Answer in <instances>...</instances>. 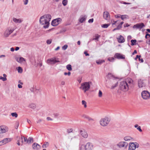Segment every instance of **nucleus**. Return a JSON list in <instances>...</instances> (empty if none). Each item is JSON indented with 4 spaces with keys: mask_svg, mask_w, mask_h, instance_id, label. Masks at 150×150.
I'll return each mask as SVG.
<instances>
[{
    "mask_svg": "<svg viewBox=\"0 0 150 150\" xmlns=\"http://www.w3.org/2000/svg\"><path fill=\"white\" fill-rule=\"evenodd\" d=\"M42 17H43L45 20V21H47L48 23H49V22L51 19V16L50 14L45 15L42 16Z\"/></svg>",
    "mask_w": 150,
    "mask_h": 150,
    "instance_id": "f3484780",
    "label": "nucleus"
},
{
    "mask_svg": "<svg viewBox=\"0 0 150 150\" xmlns=\"http://www.w3.org/2000/svg\"><path fill=\"white\" fill-rule=\"evenodd\" d=\"M52 42V40L51 39L47 40V43L48 45H50L51 44Z\"/></svg>",
    "mask_w": 150,
    "mask_h": 150,
    "instance_id": "79ce46f5",
    "label": "nucleus"
},
{
    "mask_svg": "<svg viewBox=\"0 0 150 150\" xmlns=\"http://www.w3.org/2000/svg\"><path fill=\"white\" fill-rule=\"evenodd\" d=\"M27 141V143L30 144L31 143H32L33 142V139L32 137H29Z\"/></svg>",
    "mask_w": 150,
    "mask_h": 150,
    "instance_id": "c85d7f7f",
    "label": "nucleus"
},
{
    "mask_svg": "<svg viewBox=\"0 0 150 150\" xmlns=\"http://www.w3.org/2000/svg\"><path fill=\"white\" fill-rule=\"evenodd\" d=\"M100 36L98 34H96L95 35V38L93 39V40H96L98 41V38L100 37Z\"/></svg>",
    "mask_w": 150,
    "mask_h": 150,
    "instance_id": "e433bc0d",
    "label": "nucleus"
},
{
    "mask_svg": "<svg viewBox=\"0 0 150 150\" xmlns=\"http://www.w3.org/2000/svg\"><path fill=\"white\" fill-rule=\"evenodd\" d=\"M102 93L100 90H99L98 93V96L100 97H101L102 96Z\"/></svg>",
    "mask_w": 150,
    "mask_h": 150,
    "instance_id": "8fccbe9b",
    "label": "nucleus"
},
{
    "mask_svg": "<svg viewBox=\"0 0 150 150\" xmlns=\"http://www.w3.org/2000/svg\"><path fill=\"white\" fill-rule=\"evenodd\" d=\"M113 22L114 23H112V25L116 24V23L118 24L120 22V21H119L118 20L116 21H113Z\"/></svg>",
    "mask_w": 150,
    "mask_h": 150,
    "instance_id": "49530a36",
    "label": "nucleus"
},
{
    "mask_svg": "<svg viewBox=\"0 0 150 150\" xmlns=\"http://www.w3.org/2000/svg\"><path fill=\"white\" fill-rule=\"evenodd\" d=\"M64 74L65 75H68L69 76L71 74V72L70 71H69L68 73L65 72L64 73Z\"/></svg>",
    "mask_w": 150,
    "mask_h": 150,
    "instance_id": "603ef678",
    "label": "nucleus"
},
{
    "mask_svg": "<svg viewBox=\"0 0 150 150\" xmlns=\"http://www.w3.org/2000/svg\"><path fill=\"white\" fill-rule=\"evenodd\" d=\"M67 45H65L62 47V49L63 50H65L67 48Z\"/></svg>",
    "mask_w": 150,
    "mask_h": 150,
    "instance_id": "de8ad7c7",
    "label": "nucleus"
},
{
    "mask_svg": "<svg viewBox=\"0 0 150 150\" xmlns=\"http://www.w3.org/2000/svg\"><path fill=\"white\" fill-rule=\"evenodd\" d=\"M137 129H138L139 131L140 132H142V130L141 128V127L140 126H139L137 128Z\"/></svg>",
    "mask_w": 150,
    "mask_h": 150,
    "instance_id": "6e6d98bb",
    "label": "nucleus"
},
{
    "mask_svg": "<svg viewBox=\"0 0 150 150\" xmlns=\"http://www.w3.org/2000/svg\"><path fill=\"white\" fill-rule=\"evenodd\" d=\"M82 104L83 105H84V107L86 108L87 107L86 102L85 100H83L82 101Z\"/></svg>",
    "mask_w": 150,
    "mask_h": 150,
    "instance_id": "a19ab883",
    "label": "nucleus"
},
{
    "mask_svg": "<svg viewBox=\"0 0 150 150\" xmlns=\"http://www.w3.org/2000/svg\"><path fill=\"white\" fill-rule=\"evenodd\" d=\"M67 69L69 71H71L72 70V68L71 65L70 64H68L66 66Z\"/></svg>",
    "mask_w": 150,
    "mask_h": 150,
    "instance_id": "c9c22d12",
    "label": "nucleus"
},
{
    "mask_svg": "<svg viewBox=\"0 0 150 150\" xmlns=\"http://www.w3.org/2000/svg\"><path fill=\"white\" fill-rule=\"evenodd\" d=\"M110 119L107 117L102 118L100 121V125L103 126H105L109 123Z\"/></svg>",
    "mask_w": 150,
    "mask_h": 150,
    "instance_id": "20e7f679",
    "label": "nucleus"
},
{
    "mask_svg": "<svg viewBox=\"0 0 150 150\" xmlns=\"http://www.w3.org/2000/svg\"><path fill=\"white\" fill-rule=\"evenodd\" d=\"M86 17L85 16L84 17L81 18L79 19V21L81 23H83L86 20Z\"/></svg>",
    "mask_w": 150,
    "mask_h": 150,
    "instance_id": "cd10ccee",
    "label": "nucleus"
},
{
    "mask_svg": "<svg viewBox=\"0 0 150 150\" xmlns=\"http://www.w3.org/2000/svg\"><path fill=\"white\" fill-rule=\"evenodd\" d=\"M13 21L16 23H20L22 22L23 20H21V19H17L15 18H13Z\"/></svg>",
    "mask_w": 150,
    "mask_h": 150,
    "instance_id": "4be33fe9",
    "label": "nucleus"
},
{
    "mask_svg": "<svg viewBox=\"0 0 150 150\" xmlns=\"http://www.w3.org/2000/svg\"><path fill=\"white\" fill-rule=\"evenodd\" d=\"M54 116L55 117H57V116H58L59 114L58 113H54Z\"/></svg>",
    "mask_w": 150,
    "mask_h": 150,
    "instance_id": "774afa93",
    "label": "nucleus"
},
{
    "mask_svg": "<svg viewBox=\"0 0 150 150\" xmlns=\"http://www.w3.org/2000/svg\"><path fill=\"white\" fill-rule=\"evenodd\" d=\"M129 26V25L127 23L125 24L124 25V27H128Z\"/></svg>",
    "mask_w": 150,
    "mask_h": 150,
    "instance_id": "0e129e2a",
    "label": "nucleus"
},
{
    "mask_svg": "<svg viewBox=\"0 0 150 150\" xmlns=\"http://www.w3.org/2000/svg\"><path fill=\"white\" fill-rule=\"evenodd\" d=\"M83 117L84 118L87 119L89 121H93L94 120L93 119L91 118L90 117H89V116L86 115H83Z\"/></svg>",
    "mask_w": 150,
    "mask_h": 150,
    "instance_id": "5701e85b",
    "label": "nucleus"
},
{
    "mask_svg": "<svg viewBox=\"0 0 150 150\" xmlns=\"http://www.w3.org/2000/svg\"><path fill=\"white\" fill-rule=\"evenodd\" d=\"M47 120H52V119L49 117H48L47 118Z\"/></svg>",
    "mask_w": 150,
    "mask_h": 150,
    "instance_id": "338daca9",
    "label": "nucleus"
},
{
    "mask_svg": "<svg viewBox=\"0 0 150 150\" xmlns=\"http://www.w3.org/2000/svg\"><path fill=\"white\" fill-rule=\"evenodd\" d=\"M139 146V144L136 142H131L129 144L128 150H135L136 147Z\"/></svg>",
    "mask_w": 150,
    "mask_h": 150,
    "instance_id": "0eeeda50",
    "label": "nucleus"
},
{
    "mask_svg": "<svg viewBox=\"0 0 150 150\" xmlns=\"http://www.w3.org/2000/svg\"><path fill=\"white\" fill-rule=\"evenodd\" d=\"M58 59L55 57L49 59L47 61V63L50 64H54L57 62H60Z\"/></svg>",
    "mask_w": 150,
    "mask_h": 150,
    "instance_id": "39448f33",
    "label": "nucleus"
},
{
    "mask_svg": "<svg viewBox=\"0 0 150 150\" xmlns=\"http://www.w3.org/2000/svg\"><path fill=\"white\" fill-rule=\"evenodd\" d=\"M132 139L131 137L129 136H127L124 138V139L125 141H129Z\"/></svg>",
    "mask_w": 150,
    "mask_h": 150,
    "instance_id": "393cba45",
    "label": "nucleus"
},
{
    "mask_svg": "<svg viewBox=\"0 0 150 150\" xmlns=\"http://www.w3.org/2000/svg\"><path fill=\"white\" fill-rule=\"evenodd\" d=\"M148 36H149V37H150V34H149L147 32H146V35L145 36V38L146 39H147Z\"/></svg>",
    "mask_w": 150,
    "mask_h": 150,
    "instance_id": "a18cd8bd",
    "label": "nucleus"
},
{
    "mask_svg": "<svg viewBox=\"0 0 150 150\" xmlns=\"http://www.w3.org/2000/svg\"><path fill=\"white\" fill-rule=\"evenodd\" d=\"M93 18H91L89 19V20L88 21V22L89 23H92L93 22Z\"/></svg>",
    "mask_w": 150,
    "mask_h": 150,
    "instance_id": "5fc2aeb1",
    "label": "nucleus"
},
{
    "mask_svg": "<svg viewBox=\"0 0 150 150\" xmlns=\"http://www.w3.org/2000/svg\"><path fill=\"white\" fill-rule=\"evenodd\" d=\"M91 83V82H84L81 84V86L80 88L83 90L85 93L90 89V83Z\"/></svg>",
    "mask_w": 150,
    "mask_h": 150,
    "instance_id": "7ed1b4c3",
    "label": "nucleus"
},
{
    "mask_svg": "<svg viewBox=\"0 0 150 150\" xmlns=\"http://www.w3.org/2000/svg\"><path fill=\"white\" fill-rule=\"evenodd\" d=\"M23 139V141L24 142H25L26 143H27V141L28 140V139H27V138L23 136H21V139Z\"/></svg>",
    "mask_w": 150,
    "mask_h": 150,
    "instance_id": "f704fd0d",
    "label": "nucleus"
},
{
    "mask_svg": "<svg viewBox=\"0 0 150 150\" xmlns=\"http://www.w3.org/2000/svg\"><path fill=\"white\" fill-rule=\"evenodd\" d=\"M11 115L13 117H14L16 118L18 116L16 112L11 113Z\"/></svg>",
    "mask_w": 150,
    "mask_h": 150,
    "instance_id": "ea45409f",
    "label": "nucleus"
},
{
    "mask_svg": "<svg viewBox=\"0 0 150 150\" xmlns=\"http://www.w3.org/2000/svg\"><path fill=\"white\" fill-rule=\"evenodd\" d=\"M8 128L5 126H0V134L6 132L8 131Z\"/></svg>",
    "mask_w": 150,
    "mask_h": 150,
    "instance_id": "2eb2a0df",
    "label": "nucleus"
},
{
    "mask_svg": "<svg viewBox=\"0 0 150 150\" xmlns=\"http://www.w3.org/2000/svg\"><path fill=\"white\" fill-rule=\"evenodd\" d=\"M104 62V60H99L96 61V63L98 64H101Z\"/></svg>",
    "mask_w": 150,
    "mask_h": 150,
    "instance_id": "2f4dec72",
    "label": "nucleus"
},
{
    "mask_svg": "<svg viewBox=\"0 0 150 150\" xmlns=\"http://www.w3.org/2000/svg\"><path fill=\"white\" fill-rule=\"evenodd\" d=\"M49 145V143L48 142H45L42 145V147L43 148H46Z\"/></svg>",
    "mask_w": 150,
    "mask_h": 150,
    "instance_id": "bb28decb",
    "label": "nucleus"
},
{
    "mask_svg": "<svg viewBox=\"0 0 150 150\" xmlns=\"http://www.w3.org/2000/svg\"><path fill=\"white\" fill-rule=\"evenodd\" d=\"M93 144L90 142L87 143L85 145H82L80 150H93Z\"/></svg>",
    "mask_w": 150,
    "mask_h": 150,
    "instance_id": "f03ea898",
    "label": "nucleus"
},
{
    "mask_svg": "<svg viewBox=\"0 0 150 150\" xmlns=\"http://www.w3.org/2000/svg\"><path fill=\"white\" fill-rule=\"evenodd\" d=\"M118 42L120 43H122L125 42L124 38L121 35H120L119 37L117 38Z\"/></svg>",
    "mask_w": 150,
    "mask_h": 150,
    "instance_id": "412c9836",
    "label": "nucleus"
},
{
    "mask_svg": "<svg viewBox=\"0 0 150 150\" xmlns=\"http://www.w3.org/2000/svg\"><path fill=\"white\" fill-rule=\"evenodd\" d=\"M54 29V28H53L49 29V30H46V31L45 32L46 33H49V32H50L52 30H53Z\"/></svg>",
    "mask_w": 150,
    "mask_h": 150,
    "instance_id": "3c124183",
    "label": "nucleus"
},
{
    "mask_svg": "<svg viewBox=\"0 0 150 150\" xmlns=\"http://www.w3.org/2000/svg\"><path fill=\"white\" fill-rule=\"evenodd\" d=\"M0 79H1L3 81H5L7 79L6 78H4V77H2L1 76H0Z\"/></svg>",
    "mask_w": 150,
    "mask_h": 150,
    "instance_id": "09e8293b",
    "label": "nucleus"
},
{
    "mask_svg": "<svg viewBox=\"0 0 150 150\" xmlns=\"http://www.w3.org/2000/svg\"><path fill=\"white\" fill-rule=\"evenodd\" d=\"M118 84V82L117 81H116V82L115 83V84L113 85H112L111 88V89H114L117 86V85Z\"/></svg>",
    "mask_w": 150,
    "mask_h": 150,
    "instance_id": "473e14b6",
    "label": "nucleus"
},
{
    "mask_svg": "<svg viewBox=\"0 0 150 150\" xmlns=\"http://www.w3.org/2000/svg\"><path fill=\"white\" fill-rule=\"evenodd\" d=\"M40 22L42 25H46L43 26V27L44 28L46 29L48 28L50 24L49 23H48L47 21H46L45 18L42 17V16L40 18Z\"/></svg>",
    "mask_w": 150,
    "mask_h": 150,
    "instance_id": "423d86ee",
    "label": "nucleus"
},
{
    "mask_svg": "<svg viewBox=\"0 0 150 150\" xmlns=\"http://www.w3.org/2000/svg\"><path fill=\"white\" fill-rule=\"evenodd\" d=\"M33 148L35 150H38L40 149V146L38 144L35 143L32 145Z\"/></svg>",
    "mask_w": 150,
    "mask_h": 150,
    "instance_id": "6ab92c4d",
    "label": "nucleus"
},
{
    "mask_svg": "<svg viewBox=\"0 0 150 150\" xmlns=\"http://www.w3.org/2000/svg\"><path fill=\"white\" fill-rule=\"evenodd\" d=\"M28 2V0H25V1L24 2V4L25 5H27Z\"/></svg>",
    "mask_w": 150,
    "mask_h": 150,
    "instance_id": "e2e57ef3",
    "label": "nucleus"
},
{
    "mask_svg": "<svg viewBox=\"0 0 150 150\" xmlns=\"http://www.w3.org/2000/svg\"><path fill=\"white\" fill-rule=\"evenodd\" d=\"M136 57H137V59L138 58L139 59V61H140V57H141L140 55H137L136 56Z\"/></svg>",
    "mask_w": 150,
    "mask_h": 150,
    "instance_id": "13d9d810",
    "label": "nucleus"
},
{
    "mask_svg": "<svg viewBox=\"0 0 150 150\" xmlns=\"http://www.w3.org/2000/svg\"><path fill=\"white\" fill-rule=\"evenodd\" d=\"M19 124L18 122H17L16 123V126L15 127V128L16 129H17L19 126Z\"/></svg>",
    "mask_w": 150,
    "mask_h": 150,
    "instance_id": "680f3d73",
    "label": "nucleus"
},
{
    "mask_svg": "<svg viewBox=\"0 0 150 150\" xmlns=\"http://www.w3.org/2000/svg\"><path fill=\"white\" fill-rule=\"evenodd\" d=\"M14 29H10L6 30L4 33V35L6 37H8L14 31Z\"/></svg>",
    "mask_w": 150,
    "mask_h": 150,
    "instance_id": "dca6fc26",
    "label": "nucleus"
},
{
    "mask_svg": "<svg viewBox=\"0 0 150 150\" xmlns=\"http://www.w3.org/2000/svg\"><path fill=\"white\" fill-rule=\"evenodd\" d=\"M121 15L120 14L116 15H115V17L117 18H119L121 17Z\"/></svg>",
    "mask_w": 150,
    "mask_h": 150,
    "instance_id": "864d4df0",
    "label": "nucleus"
},
{
    "mask_svg": "<svg viewBox=\"0 0 150 150\" xmlns=\"http://www.w3.org/2000/svg\"><path fill=\"white\" fill-rule=\"evenodd\" d=\"M84 54H85L86 56H89V54L87 53L86 51H85L84 52Z\"/></svg>",
    "mask_w": 150,
    "mask_h": 150,
    "instance_id": "bf43d9fd",
    "label": "nucleus"
},
{
    "mask_svg": "<svg viewBox=\"0 0 150 150\" xmlns=\"http://www.w3.org/2000/svg\"><path fill=\"white\" fill-rule=\"evenodd\" d=\"M67 3H68L67 0H63L62 2V4L64 6H66L67 4Z\"/></svg>",
    "mask_w": 150,
    "mask_h": 150,
    "instance_id": "58836bf2",
    "label": "nucleus"
},
{
    "mask_svg": "<svg viewBox=\"0 0 150 150\" xmlns=\"http://www.w3.org/2000/svg\"><path fill=\"white\" fill-rule=\"evenodd\" d=\"M12 139V138H9L4 139L3 140L0 141V146L4 145L11 142Z\"/></svg>",
    "mask_w": 150,
    "mask_h": 150,
    "instance_id": "f8f14e48",
    "label": "nucleus"
},
{
    "mask_svg": "<svg viewBox=\"0 0 150 150\" xmlns=\"http://www.w3.org/2000/svg\"><path fill=\"white\" fill-rule=\"evenodd\" d=\"M120 18L122 20H124V19H127L129 18L128 16L126 15H121Z\"/></svg>",
    "mask_w": 150,
    "mask_h": 150,
    "instance_id": "a878e982",
    "label": "nucleus"
},
{
    "mask_svg": "<svg viewBox=\"0 0 150 150\" xmlns=\"http://www.w3.org/2000/svg\"><path fill=\"white\" fill-rule=\"evenodd\" d=\"M73 129L72 128L68 129L67 130V132L68 133H69L73 132Z\"/></svg>",
    "mask_w": 150,
    "mask_h": 150,
    "instance_id": "37998d69",
    "label": "nucleus"
},
{
    "mask_svg": "<svg viewBox=\"0 0 150 150\" xmlns=\"http://www.w3.org/2000/svg\"><path fill=\"white\" fill-rule=\"evenodd\" d=\"M62 20V19L60 18L54 19L52 21L51 25L53 26H56L61 22Z\"/></svg>",
    "mask_w": 150,
    "mask_h": 150,
    "instance_id": "1a4fd4ad",
    "label": "nucleus"
},
{
    "mask_svg": "<svg viewBox=\"0 0 150 150\" xmlns=\"http://www.w3.org/2000/svg\"><path fill=\"white\" fill-rule=\"evenodd\" d=\"M107 76L108 78H110V77H111V76L113 77V76L112 75V74L111 73H108Z\"/></svg>",
    "mask_w": 150,
    "mask_h": 150,
    "instance_id": "052dcab7",
    "label": "nucleus"
},
{
    "mask_svg": "<svg viewBox=\"0 0 150 150\" xmlns=\"http://www.w3.org/2000/svg\"><path fill=\"white\" fill-rule=\"evenodd\" d=\"M28 107L33 109H34L36 108V105L35 104L32 103L30 104Z\"/></svg>",
    "mask_w": 150,
    "mask_h": 150,
    "instance_id": "c756f323",
    "label": "nucleus"
},
{
    "mask_svg": "<svg viewBox=\"0 0 150 150\" xmlns=\"http://www.w3.org/2000/svg\"><path fill=\"white\" fill-rule=\"evenodd\" d=\"M122 26H121L119 24L117 26V28L118 30H119L122 28Z\"/></svg>",
    "mask_w": 150,
    "mask_h": 150,
    "instance_id": "4d7b16f0",
    "label": "nucleus"
},
{
    "mask_svg": "<svg viewBox=\"0 0 150 150\" xmlns=\"http://www.w3.org/2000/svg\"><path fill=\"white\" fill-rule=\"evenodd\" d=\"M16 60L19 63H21L23 61H25V59L22 57L17 58L16 59Z\"/></svg>",
    "mask_w": 150,
    "mask_h": 150,
    "instance_id": "b1692460",
    "label": "nucleus"
},
{
    "mask_svg": "<svg viewBox=\"0 0 150 150\" xmlns=\"http://www.w3.org/2000/svg\"><path fill=\"white\" fill-rule=\"evenodd\" d=\"M133 83V81L130 78H128L125 81H121L119 85L120 89L124 91H127L129 87L131 86Z\"/></svg>",
    "mask_w": 150,
    "mask_h": 150,
    "instance_id": "f257e3e1",
    "label": "nucleus"
},
{
    "mask_svg": "<svg viewBox=\"0 0 150 150\" xmlns=\"http://www.w3.org/2000/svg\"><path fill=\"white\" fill-rule=\"evenodd\" d=\"M136 42L137 40H131V45L133 46L136 45Z\"/></svg>",
    "mask_w": 150,
    "mask_h": 150,
    "instance_id": "72a5a7b5",
    "label": "nucleus"
},
{
    "mask_svg": "<svg viewBox=\"0 0 150 150\" xmlns=\"http://www.w3.org/2000/svg\"><path fill=\"white\" fill-rule=\"evenodd\" d=\"M138 86L140 88H142L145 86V84L143 82V80L141 79L139 80L138 81Z\"/></svg>",
    "mask_w": 150,
    "mask_h": 150,
    "instance_id": "aec40b11",
    "label": "nucleus"
},
{
    "mask_svg": "<svg viewBox=\"0 0 150 150\" xmlns=\"http://www.w3.org/2000/svg\"><path fill=\"white\" fill-rule=\"evenodd\" d=\"M128 145L127 142H121L117 144V146L119 148L123 147L125 148L127 147Z\"/></svg>",
    "mask_w": 150,
    "mask_h": 150,
    "instance_id": "9b49d317",
    "label": "nucleus"
},
{
    "mask_svg": "<svg viewBox=\"0 0 150 150\" xmlns=\"http://www.w3.org/2000/svg\"><path fill=\"white\" fill-rule=\"evenodd\" d=\"M114 59L113 57H109L108 59V60L110 62H113Z\"/></svg>",
    "mask_w": 150,
    "mask_h": 150,
    "instance_id": "c03bdc74",
    "label": "nucleus"
},
{
    "mask_svg": "<svg viewBox=\"0 0 150 150\" xmlns=\"http://www.w3.org/2000/svg\"><path fill=\"white\" fill-rule=\"evenodd\" d=\"M132 38V37L130 36L129 35L127 37V40H129Z\"/></svg>",
    "mask_w": 150,
    "mask_h": 150,
    "instance_id": "69168bd1",
    "label": "nucleus"
},
{
    "mask_svg": "<svg viewBox=\"0 0 150 150\" xmlns=\"http://www.w3.org/2000/svg\"><path fill=\"white\" fill-rule=\"evenodd\" d=\"M110 25V23L104 24L101 25V27L104 28H107Z\"/></svg>",
    "mask_w": 150,
    "mask_h": 150,
    "instance_id": "7c9ffc66",
    "label": "nucleus"
},
{
    "mask_svg": "<svg viewBox=\"0 0 150 150\" xmlns=\"http://www.w3.org/2000/svg\"><path fill=\"white\" fill-rule=\"evenodd\" d=\"M18 72L19 73H21L23 71V69L22 68L20 67H19L17 68Z\"/></svg>",
    "mask_w": 150,
    "mask_h": 150,
    "instance_id": "4c0bfd02",
    "label": "nucleus"
},
{
    "mask_svg": "<svg viewBox=\"0 0 150 150\" xmlns=\"http://www.w3.org/2000/svg\"><path fill=\"white\" fill-rule=\"evenodd\" d=\"M141 95L142 98L144 99H148L150 97V93L146 91H143Z\"/></svg>",
    "mask_w": 150,
    "mask_h": 150,
    "instance_id": "6e6552de",
    "label": "nucleus"
},
{
    "mask_svg": "<svg viewBox=\"0 0 150 150\" xmlns=\"http://www.w3.org/2000/svg\"><path fill=\"white\" fill-rule=\"evenodd\" d=\"M80 134L82 137L84 138H87L88 137V134L87 132L84 130H80L79 131Z\"/></svg>",
    "mask_w": 150,
    "mask_h": 150,
    "instance_id": "4468645a",
    "label": "nucleus"
},
{
    "mask_svg": "<svg viewBox=\"0 0 150 150\" xmlns=\"http://www.w3.org/2000/svg\"><path fill=\"white\" fill-rule=\"evenodd\" d=\"M103 17L106 20H109L110 18L109 14L107 11L103 12Z\"/></svg>",
    "mask_w": 150,
    "mask_h": 150,
    "instance_id": "a211bd4d",
    "label": "nucleus"
},
{
    "mask_svg": "<svg viewBox=\"0 0 150 150\" xmlns=\"http://www.w3.org/2000/svg\"><path fill=\"white\" fill-rule=\"evenodd\" d=\"M114 57L118 59H125V56L119 53H116L115 54Z\"/></svg>",
    "mask_w": 150,
    "mask_h": 150,
    "instance_id": "ddd939ff",
    "label": "nucleus"
},
{
    "mask_svg": "<svg viewBox=\"0 0 150 150\" xmlns=\"http://www.w3.org/2000/svg\"><path fill=\"white\" fill-rule=\"evenodd\" d=\"M145 25L144 23H137V24L134 25L133 27V28H136L137 29H139L140 30L141 29L145 27Z\"/></svg>",
    "mask_w": 150,
    "mask_h": 150,
    "instance_id": "9d476101",
    "label": "nucleus"
}]
</instances>
